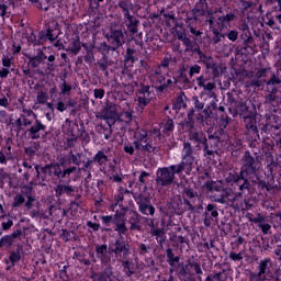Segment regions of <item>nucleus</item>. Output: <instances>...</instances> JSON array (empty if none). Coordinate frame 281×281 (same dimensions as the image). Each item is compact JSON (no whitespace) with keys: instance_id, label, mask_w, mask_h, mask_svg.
Returning <instances> with one entry per match:
<instances>
[{"instance_id":"obj_1","label":"nucleus","mask_w":281,"mask_h":281,"mask_svg":"<svg viewBox=\"0 0 281 281\" xmlns=\"http://www.w3.org/2000/svg\"><path fill=\"white\" fill-rule=\"evenodd\" d=\"M241 167L239 171L233 170L227 173L225 182L235 190H239V194H245V192H251L250 179H258L260 175V168H262V162L257 155H251V151L246 150L240 159Z\"/></svg>"},{"instance_id":"obj_2","label":"nucleus","mask_w":281,"mask_h":281,"mask_svg":"<svg viewBox=\"0 0 281 281\" xmlns=\"http://www.w3.org/2000/svg\"><path fill=\"white\" fill-rule=\"evenodd\" d=\"M196 168V151L190 143H184L181 151V161L178 165L162 167L157 170L156 183L161 188L172 186L175 183V176L186 172L190 175Z\"/></svg>"},{"instance_id":"obj_3","label":"nucleus","mask_w":281,"mask_h":281,"mask_svg":"<svg viewBox=\"0 0 281 281\" xmlns=\"http://www.w3.org/2000/svg\"><path fill=\"white\" fill-rule=\"evenodd\" d=\"M126 235H119V238L110 246L106 244L95 245L94 251L97 259L101 262L102 267L112 269L111 265H115V258L120 260H126L131 256V244L124 238ZM113 254L115 258H113Z\"/></svg>"},{"instance_id":"obj_4","label":"nucleus","mask_w":281,"mask_h":281,"mask_svg":"<svg viewBox=\"0 0 281 281\" xmlns=\"http://www.w3.org/2000/svg\"><path fill=\"white\" fill-rule=\"evenodd\" d=\"M223 135H225L223 130L209 134V136L203 131H193L189 133V142L183 144H191V146L193 144L195 158L196 150H203L204 157H214V155L218 154L221 142L224 140Z\"/></svg>"},{"instance_id":"obj_5","label":"nucleus","mask_w":281,"mask_h":281,"mask_svg":"<svg viewBox=\"0 0 281 281\" xmlns=\"http://www.w3.org/2000/svg\"><path fill=\"white\" fill-rule=\"evenodd\" d=\"M236 19H238V11L234 10L231 13L217 16L215 20L206 19V23H209L210 30L213 34L212 41L214 45H217V43L225 40L223 31L227 30V27H232V23L236 22Z\"/></svg>"},{"instance_id":"obj_6","label":"nucleus","mask_w":281,"mask_h":281,"mask_svg":"<svg viewBox=\"0 0 281 281\" xmlns=\"http://www.w3.org/2000/svg\"><path fill=\"white\" fill-rule=\"evenodd\" d=\"M58 36H60V24L55 23L54 25L47 26L46 30L40 31L38 35L32 31L30 35L26 36V41L29 45L40 47V45H45L47 41L54 43V41L58 40Z\"/></svg>"},{"instance_id":"obj_7","label":"nucleus","mask_w":281,"mask_h":281,"mask_svg":"<svg viewBox=\"0 0 281 281\" xmlns=\"http://www.w3.org/2000/svg\"><path fill=\"white\" fill-rule=\"evenodd\" d=\"M105 38L108 44L106 42L102 44L103 52H117V49H121L126 44V31L111 27L105 34Z\"/></svg>"},{"instance_id":"obj_8","label":"nucleus","mask_w":281,"mask_h":281,"mask_svg":"<svg viewBox=\"0 0 281 281\" xmlns=\"http://www.w3.org/2000/svg\"><path fill=\"white\" fill-rule=\"evenodd\" d=\"M126 45L124 63L125 65H128V67H133V65L139 60L138 52L144 45L143 34L139 33L136 37L127 40Z\"/></svg>"},{"instance_id":"obj_9","label":"nucleus","mask_w":281,"mask_h":281,"mask_svg":"<svg viewBox=\"0 0 281 281\" xmlns=\"http://www.w3.org/2000/svg\"><path fill=\"white\" fill-rule=\"evenodd\" d=\"M131 209L124 204H119V207L115 210L112 215L114 218V232L119 236H128V226H126V215L130 214Z\"/></svg>"},{"instance_id":"obj_10","label":"nucleus","mask_w":281,"mask_h":281,"mask_svg":"<svg viewBox=\"0 0 281 281\" xmlns=\"http://www.w3.org/2000/svg\"><path fill=\"white\" fill-rule=\"evenodd\" d=\"M64 159L57 158V162L53 165V179L59 181V183H65V179H68L78 171V167H67Z\"/></svg>"},{"instance_id":"obj_11","label":"nucleus","mask_w":281,"mask_h":281,"mask_svg":"<svg viewBox=\"0 0 281 281\" xmlns=\"http://www.w3.org/2000/svg\"><path fill=\"white\" fill-rule=\"evenodd\" d=\"M153 78L156 81V85H159L155 86L156 93H168V91L175 89V82H172V79L166 80V75H164L161 67L155 69Z\"/></svg>"},{"instance_id":"obj_12","label":"nucleus","mask_w":281,"mask_h":281,"mask_svg":"<svg viewBox=\"0 0 281 281\" xmlns=\"http://www.w3.org/2000/svg\"><path fill=\"white\" fill-rule=\"evenodd\" d=\"M136 93L139 109H146L155 95V89L150 85L140 83Z\"/></svg>"},{"instance_id":"obj_13","label":"nucleus","mask_w":281,"mask_h":281,"mask_svg":"<svg viewBox=\"0 0 281 281\" xmlns=\"http://www.w3.org/2000/svg\"><path fill=\"white\" fill-rule=\"evenodd\" d=\"M135 203L138 206L139 214H143V216H155L157 209H155V205L150 202V198L144 194H138V196L135 198Z\"/></svg>"},{"instance_id":"obj_14","label":"nucleus","mask_w":281,"mask_h":281,"mask_svg":"<svg viewBox=\"0 0 281 281\" xmlns=\"http://www.w3.org/2000/svg\"><path fill=\"white\" fill-rule=\"evenodd\" d=\"M206 190L209 192H217L215 194L216 203H227V196H229V191L223 187V183L216 181L205 182Z\"/></svg>"},{"instance_id":"obj_15","label":"nucleus","mask_w":281,"mask_h":281,"mask_svg":"<svg viewBox=\"0 0 281 281\" xmlns=\"http://www.w3.org/2000/svg\"><path fill=\"white\" fill-rule=\"evenodd\" d=\"M236 113L239 115L240 120H245L246 117L258 115V110L251 100H246L237 103Z\"/></svg>"},{"instance_id":"obj_16","label":"nucleus","mask_w":281,"mask_h":281,"mask_svg":"<svg viewBox=\"0 0 281 281\" xmlns=\"http://www.w3.org/2000/svg\"><path fill=\"white\" fill-rule=\"evenodd\" d=\"M204 227H212L213 223H218V205L215 203H209L203 213Z\"/></svg>"},{"instance_id":"obj_17","label":"nucleus","mask_w":281,"mask_h":281,"mask_svg":"<svg viewBox=\"0 0 281 281\" xmlns=\"http://www.w3.org/2000/svg\"><path fill=\"white\" fill-rule=\"evenodd\" d=\"M241 122H244L246 135H250L255 139L260 138V131L258 130V115L246 116V119H241Z\"/></svg>"},{"instance_id":"obj_18","label":"nucleus","mask_w":281,"mask_h":281,"mask_svg":"<svg viewBox=\"0 0 281 281\" xmlns=\"http://www.w3.org/2000/svg\"><path fill=\"white\" fill-rule=\"evenodd\" d=\"M189 111L193 112L199 124H203V122H205V114L203 113V111H205V102L201 101L199 97H192V106Z\"/></svg>"},{"instance_id":"obj_19","label":"nucleus","mask_w":281,"mask_h":281,"mask_svg":"<svg viewBox=\"0 0 281 281\" xmlns=\"http://www.w3.org/2000/svg\"><path fill=\"white\" fill-rule=\"evenodd\" d=\"M123 23L126 26V34L131 36V38H137L139 36V19H137L135 15H127L123 18Z\"/></svg>"},{"instance_id":"obj_20","label":"nucleus","mask_w":281,"mask_h":281,"mask_svg":"<svg viewBox=\"0 0 281 281\" xmlns=\"http://www.w3.org/2000/svg\"><path fill=\"white\" fill-rule=\"evenodd\" d=\"M127 223L130 227H127V233L131 232H142V215L138 214L137 211L131 210L127 217Z\"/></svg>"},{"instance_id":"obj_21","label":"nucleus","mask_w":281,"mask_h":281,"mask_svg":"<svg viewBox=\"0 0 281 281\" xmlns=\"http://www.w3.org/2000/svg\"><path fill=\"white\" fill-rule=\"evenodd\" d=\"M47 131V125L43 124V122L38 119H35V122L31 125L30 128L26 130L30 139H41V133H45Z\"/></svg>"},{"instance_id":"obj_22","label":"nucleus","mask_w":281,"mask_h":281,"mask_svg":"<svg viewBox=\"0 0 281 281\" xmlns=\"http://www.w3.org/2000/svg\"><path fill=\"white\" fill-rule=\"evenodd\" d=\"M188 69H190L189 65H179L178 69L175 72L176 76H173V87L175 85H179V82H182V85H190V78H188Z\"/></svg>"},{"instance_id":"obj_23","label":"nucleus","mask_w":281,"mask_h":281,"mask_svg":"<svg viewBox=\"0 0 281 281\" xmlns=\"http://www.w3.org/2000/svg\"><path fill=\"white\" fill-rule=\"evenodd\" d=\"M54 190L56 199H60L64 194H66V196H74V194H76V188L69 184V182L66 184L64 182H58Z\"/></svg>"},{"instance_id":"obj_24","label":"nucleus","mask_w":281,"mask_h":281,"mask_svg":"<svg viewBox=\"0 0 281 281\" xmlns=\"http://www.w3.org/2000/svg\"><path fill=\"white\" fill-rule=\"evenodd\" d=\"M148 142V132L137 126L134 131L133 146L136 150H142V144Z\"/></svg>"},{"instance_id":"obj_25","label":"nucleus","mask_w":281,"mask_h":281,"mask_svg":"<svg viewBox=\"0 0 281 281\" xmlns=\"http://www.w3.org/2000/svg\"><path fill=\"white\" fill-rule=\"evenodd\" d=\"M196 196H199V193L194 191V189L190 187L183 189L182 199L189 212H196V206L192 205V202L190 201V199H196Z\"/></svg>"},{"instance_id":"obj_26","label":"nucleus","mask_w":281,"mask_h":281,"mask_svg":"<svg viewBox=\"0 0 281 281\" xmlns=\"http://www.w3.org/2000/svg\"><path fill=\"white\" fill-rule=\"evenodd\" d=\"M23 236V231L16 229L9 235H4L0 238V249L4 247L5 249H10L12 245H14V240L19 237Z\"/></svg>"},{"instance_id":"obj_27","label":"nucleus","mask_w":281,"mask_h":281,"mask_svg":"<svg viewBox=\"0 0 281 281\" xmlns=\"http://www.w3.org/2000/svg\"><path fill=\"white\" fill-rule=\"evenodd\" d=\"M80 157H82V154H74V151L70 150L67 156H60L59 159L65 160L66 168H76V166H80V164H82Z\"/></svg>"},{"instance_id":"obj_28","label":"nucleus","mask_w":281,"mask_h":281,"mask_svg":"<svg viewBox=\"0 0 281 281\" xmlns=\"http://www.w3.org/2000/svg\"><path fill=\"white\" fill-rule=\"evenodd\" d=\"M196 116H194V112L188 111L187 117L180 123V126L184 133H194L192 130L194 128Z\"/></svg>"},{"instance_id":"obj_29","label":"nucleus","mask_w":281,"mask_h":281,"mask_svg":"<svg viewBox=\"0 0 281 281\" xmlns=\"http://www.w3.org/2000/svg\"><path fill=\"white\" fill-rule=\"evenodd\" d=\"M192 16L188 18L189 22L196 23L199 21V16H206V19H212L215 21L214 11H204L203 9H196L195 7L191 10Z\"/></svg>"},{"instance_id":"obj_30","label":"nucleus","mask_w":281,"mask_h":281,"mask_svg":"<svg viewBox=\"0 0 281 281\" xmlns=\"http://www.w3.org/2000/svg\"><path fill=\"white\" fill-rule=\"evenodd\" d=\"M21 248L18 247L15 250H12L9 254V260L5 261L7 265V271H11L13 267H16L18 262H21Z\"/></svg>"},{"instance_id":"obj_31","label":"nucleus","mask_w":281,"mask_h":281,"mask_svg":"<svg viewBox=\"0 0 281 281\" xmlns=\"http://www.w3.org/2000/svg\"><path fill=\"white\" fill-rule=\"evenodd\" d=\"M240 2V8H232V9H228L226 11V14H229L232 13V11H237L238 15H237V19L236 21H238V19H240V16H243L245 14V12H247V10H249V8H252L254 7V1H247V0H239Z\"/></svg>"},{"instance_id":"obj_32","label":"nucleus","mask_w":281,"mask_h":281,"mask_svg":"<svg viewBox=\"0 0 281 281\" xmlns=\"http://www.w3.org/2000/svg\"><path fill=\"white\" fill-rule=\"evenodd\" d=\"M188 97L186 95V92H180L173 103H172V109L173 111H181V109H188Z\"/></svg>"},{"instance_id":"obj_33","label":"nucleus","mask_w":281,"mask_h":281,"mask_svg":"<svg viewBox=\"0 0 281 281\" xmlns=\"http://www.w3.org/2000/svg\"><path fill=\"white\" fill-rule=\"evenodd\" d=\"M150 236L156 238L158 245L164 246L166 245V229L164 227L161 228H151L149 231Z\"/></svg>"},{"instance_id":"obj_34","label":"nucleus","mask_w":281,"mask_h":281,"mask_svg":"<svg viewBox=\"0 0 281 281\" xmlns=\"http://www.w3.org/2000/svg\"><path fill=\"white\" fill-rule=\"evenodd\" d=\"M47 177H54V162L40 167V181L44 183L47 181Z\"/></svg>"},{"instance_id":"obj_35","label":"nucleus","mask_w":281,"mask_h":281,"mask_svg":"<svg viewBox=\"0 0 281 281\" xmlns=\"http://www.w3.org/2000/svg\"><path fill=\"white\" fill-rule=\"evenodd\" d=\"M240 38L243 41L245 49H250V52H254V47H256V40H254V35H251V32H247V34H241Z\"/></svg>"},{"instance_id":"obj_36","label":"nucleus","mask_w":281,"mask_h":281,"mask_svg":"<svg viewBox=\"0 0 281 281\" xmlns=\"http://www.w3.org/2000/svg\"><path fill=\"white\" fill-rule=\"evenodd\" d=\"M32 175H34V177H36V179H38V180L41 179V169H40L38 165L31 167V169H26V171L22 175L23 181L29 183L30 177H32Z\"/></svg>"},{"instance_id":"obj_37","label":"nucleus","mask_w":281,"mask_h":281,"mask_svg":"<svg viewBox=\"0 0 281 281\" xmlns=\"http://www.w3.org/2000/svg\"><path fill=\"white\" fill-rule=\"evenodd\" d=\"M92 164H97V166H106L109 164V156L104 154V150H99L92 158Z\"/></svg>"},{"instance_id":"obj_38","label":"nucleus","mask_w":281,"mask_h":281,"mask_svg":"<svg viewBox=\"0 0 281 281\" xmlns=\"http://www.w3.org/2000/svg\"><path fill=\"white\" fill-rule=\"evenodd\" d=\"M82 47L86 50V55L83 56V60L85 63H87L88 65H91L92 63L95 61V56L93 55V49H95V46L93 45H87V44H82Z\"/></svg>"},{"instance_id":"obj_39","label":"nucleus","mask_w":281,"mask_h":281,"mask_svg":"<svg viewBox=\"0 0 281 281\" xmlns=\"http://www.w3.org/2000/svg\"><path fill=\"white\" fill-rule=\"evenodd\" d=\"M97 281H120V279L113 273V268L105 267Z\"/></svg>"},{"instance_id":"obj_40","label":"nucleus","mask_w":281,"mask_h":281,"mask_svg":"<svg viewBox=\"0 0 281 281\" xmlns=\"http://www.w3.org/2000/svg\"><path fill=\"white\" fill-rule=\"evenodd\" d=\"M46 58H47V55H45L43 50H38L37 55H35L30 59V66L32 67V69H36L38 65H43Z\"/></svg>"},{"instance_id":"obj_41","label":"nucleus","mask_w":281,"mask_h":281,"mask_svg":"<svg viewBox=\"0 0 281 281\" xmlns=\"http://www.w3.org/2000/svg\"><path fill=\"white\" fill-rule=\"evenodd\" d=\"M81 49H82V43L80 42V37H77L70 42L66 52H70V54H74V56H78Z\"/></svg>"},{"instance_id":"obj_42","label":"nucleus","mask_w":281,"mask_h":281,"mask_svg":"<svg viewBox=\"0 0 281 281\" xmlns=\"http://www.w3.org/2000/svg\"><path fill=\"white\" fill-rule=\"evenodd\" d=\"M121 265L127 278H131V276H135V263H133V261L121 259Z\"/></svg>"},{"instance_id":"obj_43","label":"nucleus","mask_w":281,"mask_h":281,"mask_svg":"<svg viewBox=\"0 0 281 281\" xmlns=\"http://www.w3.org/2000/svg\"><path fill=\"white\" fill-rule=\"evenodd\" d=\"M97 131L99 135H103L104 139H111V135H113L111 124H99Z\"/></svg>"},{"instance_id":"obj_44","label":"nucleus","mask_w":281,"mask_h":281,"mask_svg":"<svg viewBox=\"0 0 281 281\" xmlns=\"http://www.w3.org/2000/svg\"><path fill=\"white\" fill-rule=\"evenodd\" d=\"M12 159V146L4 147L0 150V164L1 166H8V161Z\"/></svg>"},{"instance_id":"obj_45","label":"nucleus","mask_w":281,"mask_h":281,"mask_svg":"<svg viewBox=\"0 0 281 281\" xmlns=\"http://www.w3.org/2000/svg\"><path fill=\"white\" fill-rule=\"evenodd\" d=\"M271 272V258H265L259 262V276H267Z\"/></svg>"},{"instance_id":"obj_46","label":"nucleus","mask_w":281,"mask_h":281,"mask_svg":"<svg viewBox=\"0 0 281 281\" xmlns=\"http://www.w3.org/2000/svg\"><path fill=\"white\" fill-rule=\"evenodd\" d=\"M217 102H218V100H216V97H215L207 105H205V108L203 110L205 120L211 117V115H212V113H214V111H217V109H218Z\"/></svg>"},{"instance_id":"obj_47","label":"nucleus","mask_w":281,"mask_h":281,"mask_svg":"<svg viewBox=\"0 0 281 281\" xmlns=\"http://www.w3.org/2000/svg\"><path fill=\"white\" fill-rule=\"evenodd\" d=\"M124 194H131V191H128V189H121L119 191V194L114 196L115 203H112L110 206L112 212H115V207H117V205L120 206V203L124 201Z\"/></svg>"},{"instance_id":"obj_48","label":"nucleus","mask_w":281,"mask_h":281,"mask_svg":"<svg viewBox=\"0 0 281 281\" xmlns=\"http://www.w3.org/2000/svg\"><path fill=\"white\" fill-rule=\"evenodd\" d=\"M80 172H87V177L85 179L86 183L91 179V170H93V160L92 158H88L87 161H83V165L81 168H78Z\"/></svg>"},{"instance_id":"obj_49","label":"nucleus","mask_w":281,"mask_h":281,"mask_svg":"<svg viewBox=\"0 0 281 281\" xmlns=\"http://www.w3.org/2000/svg\"><path fill=\"white\" fill-rule=\"evenodd\" d=\"M166 258H167V263L169 267H176L179 262L180 257L175 255V250L172 248H167L166 249Z\"/></svg>"},{"instance_id":"obj_50","label":"nucleus","mask_w":281,"mask_h":281,"mask_svg":"<svg viewBox=\"0 0 281 281\" xmlns=\"http://www.w3.org/2000/svg\"><path fill=\"white\" fill-rule=\"evenodd\" d=\"M263 82L267 85V87H271V89H273V87H281L280 74H278V71L272 72L270 79H263Z\"/></svg>"},{"instance_id":"obj_51","label":"nucleus","mask_w":281,"mask_h":281,"mask_svg":"<svg viewBox=\"0 0 281 281\" xmlns=\"http://www.w3.org/2000/svg\"><path fill=\"white\" fill-rule=\"evenodd\" d=\"M133 3H131L130 0H120L119 1V8L122 10L123 19L126 16H131V7Z\"/></svg>"},{"instance_id":"obj_52","label":"nucleus","mask_w":281,"mask_h":281,"mask_svg":"<svg viewBox=\"0 0 281 281\" xmlns=\"http://www.w3.org/2000/svg\"><path fill=\"white\" fill-rule=\"evenodd\" d=\"M249 183L251 186H258V188H260V190H269V183L267 181H265L262 178H260V173H257V179L255 178H250L249 179Z\"/></svg>"},{"instance_id":"obj_53","label":"nucleus","mask_w":281,"mask_h":281,"mask_svg":"<svg viewBox=\"0 0 281 281\" xmlns=\"http://www.w3.org/2000/svg\"><path fill=\"white\" fill-rule=\"evenodd\" d=\"M82 133H85V130H80L77 123L68 127V135L70 138L78 139V137H82Z\"/></svg>"},{"instance_id":"obj_54","label":"nucleus","mask_w":281,"mask_h":281,"mask_svg":"<svg viewBox=\"0 0 281 281\" xmlns=\"http://www.w3.org/2000/svg\"><path fill=\"white\" fill-rule=\"evenodd\" d=\"M181 200H171L170 202H167V207L175 214H179V212H183L181 210Z\"/></svg>"},{"instance_id":"obj_55","label":"nucleus","mask_w":281,"mask_h":281,"mask_svg":"<svg viewBox=\"0 0 281 281\" xmlns=\"http://www.w3.org/2000/svg\"><path fill=\"white\" fill-rule=\"evenodd\" d=\"M11 205L13 210L23 207V205H25V195H23L22 193L15 194Z\"/></svg>"},{"instance_id":"obj_56","label":"nucleus","mask_w":281,"mask_h":281,"mask_svg":"<svg viewBox=\"0 0 281 281\" xmlns=\"http://www.w3.org/2000/svg\"><path fill=\"white\" fill-rule=\"evenodd\" d=\"M209 71H212L213 78H220V76H223V66L218 65L216 61H213L211 64Z\"/></svg>"},{"instance_id":"obj_57","label":"nucleus","mask_w":281,"mask_h":281,"mask_svg":"<svg viewBox=\"0 0 281 281\" xmlns=\"http://www.w3.org/2000/svg\"><path fill=\"white\" fill-rule=\"evenodd\" d=\"M203 92L209 95V98H216V93L214 92V89H216V83L214 82H207L203 87Z\"/></svg>"},{"instance_id":"obj_58","label":"nucleus","mask_w":281,"mask_h":281,"mask_svg":"<svg viewBox=\"0 0 281 281\" xmlns=\"http://www.w3.org/2000/svg\"><path fill=\"white\" fill-rule=\"evenodd\" d=\"M29 192H26L25 196H26V201L24 202V207L25 210L30 211L32 210V207H34V201H36V198L33 196L32 189L27 188Z\"/></svg>"},{"instance_id":"obj_59","label":"nucleus","mask_w":281,"mask_h":281,"mask_svg":"<svg viewBox=\"0 0 281 281\" xmlns=\"http://www.w3.org/2000/svg\"><path fill=\"white\" fill-rule=\"evenodd\" d=\"M44 72L46 76H52V74H54V71H56V69L58 68V64H52L49 61H44Z\"/></svg>"},{"instance_id":"obj_60","label":"nucleus","mask_w":281,"mask_h":281,"mask_svg":"<svg viewBox=\"0 0 281 281\" xmlns=\"http://www.w3.org/2000/svg\"><path fill=\"white\" fill-rule=\"evenodd\" d=\"M175 131V121L172 119H168L162 127V133L165 135H170Z\"/></svg>"},{"instance_id":"obj_61","label":"nucleus","mask_w":281,"mask_h":281,"mask_svg":"<svg viewBox=\"0 0 281 281\" xmlns=\"http://www.w3.org/2000/svg\"><path fill=\"white\" fill-rule=\"evenodd\" d=\"M10 7L5 2H0V18L1 19H10L11 13H10Z\"/></svg>"},{"instance_id":"obj_62","label":"nucleus","mask_w":281,"mask_h":281,"mask_svg":"<svg viewBox=\"0 0 281 281\" xmlns=\"http://www.w3.org/2000/svg\"><path fill=\"white\" fill-rule=\"evenodd\" d=\"M199 58L201 63L205 65L206 69H210V67L215 63L214 58L212 56L205 55V53H203Z\"/></svg>"},{"instance_id":"obj_63","label":"nucleus","mask_w":281,"mask_h":281,"mask_svg":"<svg viewBox=\"0 0 281 281\" xmlns=\"http://www.w3.org/2000/svg\"><path fill=\"white\" fill-rule=\"evenodd\" d=\"M61 95H71V85L67 83L65 78L61 79Z\"/></svg>"},{"instance_id":"obj_64","label":"nucleus","mask_w":281,"mask_h":281,"mask_svg":"<svg viewBox=\"0 0 281 281\" xmlns=\"http://www.w3.org/2000/svg\"><path fill=\"white\" fill-rule=\"evenodd\" d=\"M271 12H281V0H270Z\"/></svg>"}]
</instances>
